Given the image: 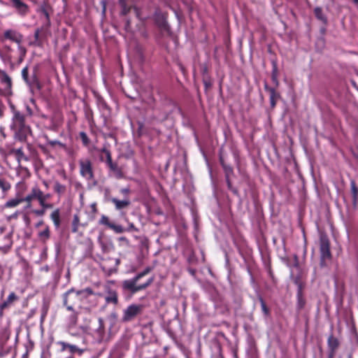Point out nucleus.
<instances>
[{
	"mask_svg": "<svg viewBox=\"0 0 358 358\" xmlns=\"http://www.w3.org/2000/svg\"><path fill=\"white\" fill-rule=\"evenodd\" d=\"M151 271L152 268L148 266L142 272L138 273L134 278L124 280L122 283V289L125 292H129L132 294L141 290L145 289L152 283L154 280L153 277L148 279L144 283L137 284V282L143 277L148 275Z\"/></svg>",
	"mask_w": 358,
	"mask_h": 358,
	"instance_id": "f257e3e1",
	"label": "nucleus"
},
{
	"mask_svg": "<svg viewBox=\"0 0 358 358\" xmlns=\"http://www.w3.org/2000/svg\"><path fill=\"white\" fill-rule=\"evenodd\" d=\"M93 294L90 288L76 291L73 288L63 294V304L69 311H73L74 306H79L83 299Z\"/></svg>",
	"mask_w": 358,
	"mask_h": 358,
	"instance_id": "f03ea898",
	"label": "nucleus"
},
{
	"mask_svg": "<svg viewBox=\"0 0 358 358\" xmlns=\"http://www.w3.org/2000/svg\"><path fill=\"white\" fill-rule=\"evenodd\" d=\"M11 129L15 133V136L20 141L26 140L31 134L30 127L25 122V116L18 110L13 112Z\"/></svg>",
	"mask_w": 358,
	"mask_h": 358,
	"instance_id": "7ed1b4c3",
	"label": "nucleus"
},
{
	"mask_svg": "<svg viewBox=\"0 0 358 358\" xmlns=\"http://www.w3.org/2000/svg\"><path fill=\"white\" fill-rule=\"evenodd\" d=\"M99 224L100 225L107 227L108 228L114 231V232L116 234H122L124 231H138V228H136L132 222H128V227L124 228L120 224H115V223L112 222L109 217L105 215H102L101 216V218L99 220Z\"/></svg>",
	"mask_w": 358,
	"mask_h": 358,
	"instance_id": "20e7f679",
	"label": "nucleus"
},
{
	"mask_svg": "<svg viewBox=\"0 0 358 358\" xmlns=\"http://www.w3.org/2000/svg\"><path fill=\"white\" fill-rule=\"evenodd\" d=\"M22 77L27 85L29 87L30 91L33 93L35 90L41 89V84L36 76V69H35L30 77H29V69L25 66L22 70Z\"/></svg>",
	"mask_w": 358,
	"mask_h": 358,
	"instance_id": "39448f33",
	"label": "nucleus"
},
{
	"mask_svg": "<svg viewBox=\"0 0 358 358\" xmlns=\"http://www.w3.org/2000/svg\"><path fill=\"white\" fill-rule=\"evenodd\" d=\"M320 250L321 255V265L324 264L326 259L331 258L330 243L328 237L324 234H321L320 238Z\"/></svg>",
	"mask_w": 358,
	"mask_h": 358,
	"instance_id": "423d86ee",
	"label": "nucleus"
},
{
	"mask_svg": "<svg viewBox=\"0 0 358 358\" xmlns=\"http://www.w3.org/2000/svg\"><path fill=\"white\" fill-rule=\"evenodd\" d=\"M143 310V305L131 304L123 311L122 321L129 322L134 320L136 316L141 314Z\"/></svg>",
	"mask_w": 358,
	"mask_h": 358,
	"instance_id": "0eeeda50",
	"label": "nucleus"
},
{
	"mask_svg": "<svg viewBox=\"0 0 358 358\" xmlns=\"http://www.w3.org/2000/svg\"><path fill=\"white\" fill-rule=\"evenodd\" d=\"M80 173L87 180H91L94 178L92 164L90 159H85L79 161Z\"/></svg>",
	"mask_w": 358,
	"mask_h": 358,
	"instance_id": "6e6552de",
	"label": "nucleus"
},
{
	"mask_svg": "<svg viewBox=\"0 0 358 358\" xmlns=\"http://www.w3.org/2000/svg\"><path fill=\"white\" fill-rule=\"evenodd\" d=\"M102 152H104L106 156V164L110 170L113 172L114 176L117 179L123 178L124 175L121 169L119 168L116 163L113 162L110 151L106 148H103Z\"/></svg>",
	"mask_w": 358,
	"mask_h": 358,
	"instance_id": "1a4fd4ad",
	"label": "nucleus"
},
{
	"mask_svg": "<svg viewBox=\"0 0 358 358\" xmlns=\"http://www.w3.org/2000/svg\"><path fill=\"white\" fill-rule=\"evenodd\" d=\"M43 29L44 24L35 30L34 41H33L31 44L36 46H41L42 45L43 40L46 39L49 36L51 35L50 27H47V29Z\"/></svg>",
	"mask_w": 358,
	"mask_h": 358,
	"instance_id": "9d476101",
	"label": "nucleus"
},
{
	"mask_svg": "<svg viewBox=\"0 0 358 358\" xmlns=\"http://www.w3.org/2000/svg\"><path fill=\"white\" fill-rule=\"evenodd\" d=\"M10 6L13 7L16 13L20 16H26L29 12V8L22 0H8Z\"/></svg>",
	"mask_w": 358,
	"mask_h": 358,
	"instance_id": "9b49d317",
	"label": "nucleus"
},
{
	"mask_svg": "<svg viewBox=\"0 0 358 358\" xmlns=\"http://www.w3.org/2000/svg\"><path fill=\"white\" fill-rule=\"evenodd\" d=\"M56 344L61 347L60 352H63L67 350L71 355L73 354L82 355L84 352V350L80 348L78 345L71 344L64 341H57Z\"/></svg>",
	"mask_w": 358,
	"mask_h": 358,
	"instance_id": "f8f14e48",
	"label": "nucleus"
},
{
	"mask_svg": "<svg viewBox=\"0 0 358 358\" xmlns=\"http://www.w3.org/2000/svg\"><path fill=\"white\" fill-rule=\"evenodd\" d=\"M69 334L70 336L73 337H76L78 338L82 344H85V332L87 331V328L83 326L79 327L77 329H75L74 327H68Z\"/></svg>",
	"mask_w": 358,
	"mask_h": 358,
	"instance_id": "ddd939ff",
	"label": "nucleus"
},
{
	"mask_svg": "<svg viewBox=\"0 0 358 358\" xmlns=\"http://www.w3.org/2000/svg\"><path fill=\"white\" fill-rule=\"evenodd\" d=\"M41 196L42 191L37 186H34L31 188L30 192L22 199L24 202L27 203H31L34 200H37L40 203V199H41Z\"/></svg>",
	"mask_w": 358,
	"mask_h": 358,
	"instance_id": "4468645a",
	"label": "nucleus"
},
{
	"mask_svg": "<svg viewBox=\"0 0 358 358\" xmlns=\"http://www.w3.org/2000/svg\"><path fill=\"white\" fill-rule=\"evenodd\" d=\"M50 6L46 3L45 2H43L40 6L38 7L37 12L43 14L45 18V22L43 24H44V29H47V27H50Z\"/></svg>",
	"mask_w": 358,
	"mask_h": 358,
	"instance_id": "2eb2a0df",
	"label": "nucleus"
},
{
	"mask_svg": "<svg viewBox=\"0 0 358 358\" xmlns=\"http://www.w3.org/2000/svg\"><path fill=\"white\" fill-rule=\"evenodd\" d=\"M5 38L9 39L15 43H20L22 41V35L15 30L8 29L4 31Z\"/></svg>",
	"mask_w": 358,
	"mask_h": 358,
	"instance_id": "dca6fc26",
	"label": "nucleus"
},
{
	"mask_svg": "<svg viewBox=\"0 0 358 358\" xmlns=\"http://www.w3.org/2000/svg\"><path fill=\"white\" fill-rule=\"evenodd\" d=\"M265 90L269 93V99L271 107H275L278 99L280 98V94L276 92L274 87H268L267 84L264 85Z\"/></svg>",
	"mask_w": 358,
	"mask_h": 358,
	"instance_id": "f3484780",
	"label": "nucleus"
},
{
	"mask_svg": "<svg viewBox=\"0 0 358 358\" xmlns=\"http://www.w3.org/2000/svg\"><path fill=\"white\" fill-rule=\"evenodd\" d=\"M10 153L15 155L17 165L21 164L22 160L26 162L29 160V157L24 155L22 148H13L10 150Z\"/></svg>",
	"mask_w": 358,
	"mask_h": 358,
	"instance_id": "a211bd4d",
	"label": "nucleus"
},
{
	"mask_svg": "<svg viewBox=\"0 0 358 358\" xmlns=\"http://www.w3.org/2000/svg\"><path fill=\"white\" fill-rule=\"evenodd\" d=\"M110 201L115 205V208L117 210L126 208L131 204V201L128 198H125L123 200H119L116 198H111Z\"/></svg>",
	"mask_w": 358,
	"mask_h": 358,
	"instance_id": "6ab92c4d",
	"label": "nucleus"
},
{
	"mask_svg": "<svg viewBox=\"0 0 358 358\" xmlns=\"http://www.w3.org/2000/svg\"><path fill=\"white\" fill-rule=\"evenodd\" d=\"M13 244L12 236L10 234H6L0 239V248L3 250H8Z\"/></svg>",
	"mask_w": 358,
	"mask_h": 358,
	"instance_id": "aec40b11",
	"label": "nucleus"
},
{
	"mask_svg": "<svg viewBox=\"0 0 358 358\" xmlns=\"http://www.w3.org/2000/svg\"><path fill=\"white\" fill-rule=\"evenodd\" d=\"M272 71H271V80L276 87L279 85V81L278 79V66L275 61H272Z\"/></svg>",
	"mask_w": 358,
	"mask_h": 358,
	"instance_id": "412c9836",
	"label": "nucleus"
},
{
	"mask_svg": "<svg viewBox=\"0 0 358 358\" xmlns=\"http://www.w3.org/2000/svg\"><path fill=\"white\" fill-rule=\"evenodd\" d=\"M327 345L329 350H337L340 343L336 337L333 335H330L327 339Z\"/></svg>",
	"mask_w": 358,
	"mask_h": 358,
	"instance_id": "4be33fe9",
	"label": "nucleus"
},
{
	"mask_svg": "<svg viewBox=\"0 0 358 358\" xmlns=\"http://www.w3.org/2000/svg\"><path fill=\"white\" fill-rule=\"evenodd\" d=\"M17 173L22 176V178H28L30 177L31 173L29 170L25 167L23 166L22 164H18L16 168Z\"/></svg>",
	"mask_w": 358,
	"mask_h": 358,
	"instance_id": "5701e85b",
	"label": "nucleus"
},
{
	"mask_svg": "<svg viewBox=\"0 0 358 358\" xmlns=\"http://www.w3.org/2000/svg\"><path fill=\"white\" fill-rule=\"evenodd\" d=\"M50 218L52 220L56 229H58L61 224L60 212L59 209H56L50 215Z\"/></svg>",
	"mask_w": 358,
	"mask_h": 358,
	"instance_id": "b1692460",
	"label": "nucleus"
},
{
	"mask_svg": "<svg viewBox=\"0 0 358 358\" xmlns=\"http://www.w3.org/2000/svg\"><path fill=\"white\" fill-rule=\"evenodd\" d=\"M18 297L14 292H11L7 299L1 305V309L3 310L10 306L15 301L17 300Z\"/></svg>",
	"mask_w": 358,
	"mask_h": 358,
	"instance_id": "393cba45",
	"label": "nucleus"
},
{
	"mask_svg": "<svg viewBox=\"0 0 358 358\" xmlns=\"http://www.w3.org/2000/svg\"><path fill=\"white\" fill-rule=\"evenodd\" d=\"M105 300L108 303L117 304L118 302L117 294L115 291H110L105 297Z\"/></svg>",
	"mask_w": 358,
	"mask_h": 358,
	"instance_id": "a878e982",
	"label": "nucleus"
},
{
	"mask_svg": "<svg viewBox=\"0 0 358 358\" xmlns=\"http://www.w3.org/2000/svg\"><path fill=\"white\" fill-rule=\"evenodd\" d=\"M314 13L317 19L320 20L321 22L326 23L327 17L322 12V9L320 7H316L314 9Z\"/></svg>",
	"mask_w": 358,
	"mask_h": 358,
	"instance_id": "bb28decb",
	"label": "nucleus"
},
{
	"mask_svg": "<svg viewBox=\"0 0 358 358\" xmlns=\"http://www.w3.org/2000/svg\"><path fill=\"white\" fill-rule=\"evenodd\" d=\"M155 21L157 25L162 28V29H166L167 23L164 17V15L156 14L155 15Z\"/></svg>",
	"mask_w": 358,
	"mask_h": 358,
	"instance_id": "cd10ccee",
	"label": "nucleus"
},
{
	"mask_svg": "<svg viewBox=\"0 0 358 358\" xmlns=\"http://www.w3.org/2000/svg\"><path fill=\"white\" fill-rule=\"evenodd\" d=\"M53 189L55 192L58 194L59 196L64 194L66 190V187L65 185H62L59 182L56 181L54 184Z\"/></svg>",
	"mask_w": 358,
	"mask_h": 358,
	"instance_id": "c85d7f7f",
	"label": "nucleus"
},
{
	"mask_svg": "<svg viewBox=\"0 0 358 358\" xmlns=\"http://www.w3.org/2000/svg\"><path fill=\"white\" fill-rule=\"evenodd\" d=\"M50 232L48 226H45V229L43 231H39L38 234V236L43 241H47L50 238Z\"/></svg>",
	"mask_w": 358,
	"mask_h": 358,
	"instance_id": "c756f323",
	"label": "nucleus"
},
{
	"mask_svg": "<svg viewBox=\"0 0 358 358\" xmlns=\"http://www.w3.org/2000/svg\"><path fill=\"white\" fill-rule=\"evenodd\" d=\"M71 312L72 314L70 315L69 319L68 327H75L78 322V313H76L74 309L73 311Z\"/></svg>",
	"mask_w": 358,
	"mask_h": 358,
	"instance_id": "7c9ffc66",
	"label": "nucleus"
},
{
	"mask_svg": "<svg viewBox=\"0 0 358 358\" xmlns=\"http://www.w3.org/2000/svg\"><path fill=\"white\" fill-rule=\"evenodd\" d=\"M1 82L6 85V89H10L12 85L11 78L5 73L1 76Z\"/></svg>",
	"mask_w": 358,
	"mask_h": 358,
	"instance_id": "2f4dec72",
	"label": "nucleus"
},
{
	"mask_svg": "<svg viewBox=\"0 0 358 358\" xmlns=\"http://www.w3.org/2000/svg\"><path fill=\"white\" fill-rule=\"evenodd\" d=\"M24 202L23 199H13L8 201L6 203V206L8 208H13L18 206L20 203Z\"/></svg>",
	"mask_w": 358,
	"mask_h": 358,
	"instance_id": "473e14b6",
	"label": "nucleus"
},
{
	"mask_svg": "<svg viewBox=\"0 0 358 358\" xmlns=\"http://www.w3.org/2000/svg\"><path fill=\"white\" fill-rule=\"evenodd\" d=\"M306 301L303 298L302 292L301 290L298 291L297 293V307L299 309H302L305 306Z\"/></svg>",
	"mask_w": 358,
	"mask_h": 358,
	"instance_id": "72a5a7b5",
	"label": "nucleus"
},
{
	"mask_svg": "<svg viewBox=\"0 0 358 358\" xmlns=\"http://www.w3.org/2000/svg\"><path fill=\"white\" fill-rule=\"evenodd\" d=\"M133 10L135 13L136 16L141 20H144L148 18V16L144 15L142 11L136 6L133 7Z\"/></svg>",
	"mask_w": 358,
	"mask_h": 358,
	"instance_id": "f704fd0d",
	"label": "nucleus"
},
{
	"mask_svg": "<svg viewBox=\"0 0 358 358\" xmlns=\"http://www.w3.org/2000/svg\"><path fill=\"white\" fill-rule=\"evenodd\" d=\"M80 220L78 215H75L73 216V220L72 222V231L76 233L78 231V225H79Z\"/></svg>",
	"mask_w": 358,
	"mask_h": 358,
	"instance_id": "c9c22d12",
	"label": "nucleus"
},
{
	"mask_svg": "<svg viewBox=\"0 0 358 358\" xmlns=\"http://www.w3.org/2000/svg\"><path fill=\"white\" fill-rule=\"evenodd\" d=\"M10 184L5 180L0 179V188L2 189L3 192H6L10 189Z\"/></svg>",
	"mask_w": 358,
	"mask_h": 358,
	"instance_id": "e433bc0d",
	"label": "nucleus"
},
{
	"mask_svg": "<svg viewBox=\"0 0 358 358\" xmlns=\"http://www.w3.org/2000/svg\"><path fill=\"white\" fill-rule=\"evenodd\" d=\"M351 191L353 196V200L355 202L357 201V195H358V189L355 185V183L354 181L351 182Z\"/></svg>",
	"mask_w": 358,
	"mask_h": 358,
	"instance_id": "4c0bfd02",
	"label": "nucleus"
},
{
	"mask_svg": "<svg viewBox=\"0 0 358 358\" xmlns=\"http://www.w3.org/2000/svg\"><path fill=\"white\" fill-rule=\"evenodd\" d=\"M259 302L261 304L262 310L264 313V314L266 316L268 315L269 310L267 308L265 301H264V299L262 297L259 298Z\"/></svg>",
	"mask_w": 358,
	"mask_h": 358,
	"instance_id": "58836bf2",
	"label": "nucleus"
},
{
	"mask_svg": "<svg viewBox=\"0 0 358 358\" xmlns=\"http://www.w3.org/2000/svg\"><path fill=\"white\" fill-rule=\"evenodd\" d=\"M222 168L225 173V177L229 178V176L233 173V169L227 164H223Z\"/></svg>",
	"mask_w": 358,
	"mask_h": 358,
	"instance_id": "ea45409f",
	"label": "nucleus"
},
{
	"mask_svg": "<svg viewBox=\"0 0 358 358\" xmlns=\"http://www.w3.org/2000/svg\"><path fill=\"white\" fill-rule=\"evenodd\" d=\"M80 139H81L83 143L85 145H87L89 144L90 140H89V138L85 132H84V131L80 132Z\"/></svg>",
	"mask_w": 358,
	"mask_h": 358,
	"instance_id": "a19ab883",
	"label": "nucleus"
},
{
	"mask_svg": "<svg viewBox=\"0 0 358 358\" xmlns=\"http://www.w3.org/2000/svg\"><path fill=\"white\" fill-rule=\"evenodd\" d=\"M119 1L122 8L123 14L126 15L129 11L130 8L127 7L126 0H119Z\"/></svg>",
	"mask_w": 358,
	"mask_h": 358,
	"instance_id": "79ce46f5",
	"label": "nucleus"
},
{
	"mask_svg": "<svg viewBox=\"0 0 358 358\" xmlns=\"http://www.w3.org/2000/svg\"><path fill=\"white\" fill-rule=\"evenodd\" d=\"M118 241L122 243L125 246L129 245V241L125 236H120L118 238Z\"/></svg>",
	"mask_w": 358,
	"mask_h": 358,
	"instance_id": "37998d69",
	"label": "nucleus"
},
{
	"mask_svg": "<svg viewBox=\"0 0 358 358\" xmlns=\"http://www.w3.org/2000/svg\"><path fill=\"white\" fill-rule=\"evenodd\" d=\"M50 195L49 194H44L42 192L41 199H40V204H43L44 201H46L48 199H50Z\"/></svg>",
	"mask_w": 358,
	"mask_h": 358,
	"instance_id": "c03bdc74",
	"label": "nucleus"
},
{
	"mask_svg": "<svg viewBox=\"0 0 358 358\" xmlns=\"http://www.w3.org/2000/svg\"><path fill=\"white\" fill-rule=\"evenodd\" d=\"M34 213L36 215H38V216H43L45 213V210L44 209H41V210H35L34 211Z\"/></svg>",
	"mask_w": 358,
	"mask_h": 358,
	"instance_id": "a18cd8bd",
	"label": "nucleus"
},
{
	"mask_svg": "<svg viewBox=\"0 0 358 358\" xmlns=\"http://www.w3.org/2000/svg\"><path fill=\"white\" fill-rule=\"evenodd\" d=\"M40 205L43 207V209L49 208L52 207V205L47 203L45 201H44L43 204H40Z\"/></svg>",
	"mask_w": 358,
	"mask_h": 358,
	"instance_id": "49530a36",
	"label": "nucleus"
},
{
	"mask_svg": "<svg viewBox=\"0 0 358 358\" xmlns=\"http://www.w3.org/2000/svg\"><path fill=\"white\" fill-rule=\"evenodd\" d=\"M120 192L123 194H127L130 192V189L129 188H123L120 189Z\"/></svg>",
	"mask_w": 358,
	"mask_h": 358,
	"instance_id": "de8ad7c7",
	"label": "nucleus"
},
{
	"mask_svg": "<svg viewBox=\"0 0 358 358\" xmlns=\"http://www.w3.org/2000/svg\"><path fill=\"white\" fill-rule=\"evenodd\" d=\"M336 350H329V358H334Z\"/></svg>",
	"mask_w": 358,
	"mask_h": 358,
	"instance_id": "09e8293b",
	"label": "nucleus"
},
{
	"mask_svg": "<svg viewBox=\"0 0 358 358\" xmlns=\"http://www.w3.org/2000/svg\"><path fill=\"white\" fill-rule=\"evenodd\" d=\"M226 181H227V187L229 189H231V188H233L232 187V185H231V182L229 180V178H226Z\"/></svg>",
	"mask_w": 358,
	"mask_h": 358,
	"instance_id": "8fccbe9b",
	"label": "nucleus"
},
{
	"mask_svg": "<svg viewBox=\"0 0 358 358\" xmlns=\"http://www.w3.org/2000/svg\"><path fill=\"white\" fill-rule=\"evenodd\" d=\"M27 113L31 116L32 114H33V112H32V110L30 108L29 106H27Z\"/></svg>",
	"mask_w": 358,
	"mask_h": 358,
	"instance_id": "3c124183",
	"label": "nucleus"
},
{
	"mask_svg": "<svg viewBox=\"0 0 358 358\" xmlns=\"http://www.w3.org/2000/svg\"><path fill=\"white\" fill-rule=\"evenodd\" d=\"M0 3L6 6L9 4L8 0H0Z\"/></svg>",
	"mask_w": 358,
	"mask_h": 358,
	"instance_id": "603ef678",
	"label": "nucleus"
},
{
	"mask_svg": "<svg viewBox=\"0 0 358 358\" xmlns=\"http://www.w3.org/2000/svg\"><path fill=\"white\" fill-rule=\"evenodd\" d=\"M220 164H221L222 166H223V164H226L224 163L223 157L222 156L220 157Z\"/></svg>",
	"mask_w": 358,
	"mask_h": 358,
	"instance_id": "864d4df0",
	"label": "nucleus"
},
{
	"mask_svg": "<svg viewBox=\"0 0 358 358\" xmlns=\"http://www.w3.org/2000/svg\"><path fill=\"white\" fill-rule=\"evenodd\" d=\"M57 143L59 144L60 143L59 141H53L50 142V144L52 145H56Z\"/></svg>",
	"mask_w": 358,
	"mask_h": 358,
	"instance_id": "5fc2aeb1",
	"label": "nucleus"
},
{
	"mask_svg": "<svg viewBox=\"0 0 358 358\" xmlns=\"http://www.w3.org/2000/svg\"><path fill=\"white\" fill-rule=\"evenodd\" d=\"M43 224V221H40L36 224V227H39L40 226Z\"/></svg>",
	"mask_w": 358,
	"mask_h": 358,
	"instance_id": "6e6d98bb",
	"label": "nucleus"
},
{
	"mask_svg": "<svg viewBox=\"0 0 358 358\" xmlns=\"http://www.w3.org/2000/svg\"><path fill=\"white\" fill-rule=\"evenodd\" d=\"M230 190H231L234 194H238V190H237L236 188H234V187H233V188H231Z\"/></svg>",
	"mask_w": 358,
	"mask_h": 358,
	"instance_id": "4d7b16f0",
	"label": "nucleus"
},
{
	"mask_svg": "<svg viewBox=\"0 0 358 358\" xmlns=\"http://www.w3.org/2000/svg\"><path fill=\"white\" fill-rule=\"evenodd\" d=\"M31 207V203H27L25 208H29Z\"/></svg>",
	"mask_w": 358,
	"mask_h": 358,
	"instance_id": "13d9d810",
	"label": "nucleus"
},
{
	"mask_svg": "<svg viewBox=\"0 0 358 358\" xmlns=\"http://www.w3.org/2000/svg\"><path fill=\"white\" fill-rule=\"evenodd\" d=\"M92 208L93 211L95 212L96 210V204L95 203L92 205Z\"/></svg>",
	"mask_w": 358,
	"mask_h": 358,
	"instance_id": "bf43d9fd",
	"label": "nucleus"
},
{
	"mask_svg": "<svg viewBox=\"0 0 358 358\" xmlns=\"http://www.w3.org/2000/svg\"><path fill=\"white\" fill-rule=\"evenodd\" d=\"M24 220L26 221V222H27V224H29V217H28L25 216V217H24Z\"/></svg>",
	"mask_w": 358,
	"mask_h": 358,
	"instance_id": "052dcab7",
	"label": "nucleus"
},
{
	"mask_svg": "<svg viewBox=\"0 0 358 358\" xmlns=\"http://www.w3.org/2000/svg\"><path fill=\"white\" fill-rule=\"evenodd\" d=\"M101 246H102V249L103 251H106V246L104 245L103 243H101Z\"/></svg>",
	"mask_w": 358,
	"mask_h": 358,
	"instance_id": "680f3d73",
	"label": "nucleus"
},
{
	"mask_svg": "<svg viewBox=\"0 0 358 358\" xmlns=\"http://www.w3.org/2000/svg\"><path fill=\"white\" fill-rule=\"evenodd\" d=\"M99 323H100V327H99V329H101V326H102V320H101V319H99Z\"/></svg>",
	"mask_w": 358,
	"mask_h": 358,
	"instance_id": "e2e57ef3",
	"label": "nucleus"
},
{
	"mask_svg": "<svg viewBox=\"0 0 358 358\" xmlns=\"http://www.w3.org/2000/svg\"><path fill=\"white\" fill-rule=\"evenodd\" d=\"M353 1L355 4H358V0H353Z\"/></svg>",
	"mask_w": 358,
	"mask_h": 358,
	"instance_id": "0e129e2a",
	"label": "nucleus"
},
{
	"mask_svg": "<svg viewBox=\"0 0 358 358\" xmlns=\"http://www.w3.org/2000/svg\"><path fill=\"white\" fill-rule=\"evenodd\" d=\"M66 358H74L73 355H69L68 357H66Z\"/></svg>",
	"mask_w": 358,
	"mask_h": 358,
	"instance_id": "69168bd1",
	"label": "nucleus"
},
{
	"mask_svg": "<svg viewBox=\"0 0 358 358\" xmlns=\"http://www.w3.org/2000/svg\"><path fill=\"white\" fill-rule=\"evenodd\" d=\"M119 262H120V260L119 259H116L117 264H119Z\"/></svg>",
	"mask_w": 358,
	"mask_h": 358,
	"instance_id": "338daca9",
	"label": "nucleus"
},
{
	"mask_svg": "<svg viewBox=\"0 0 358 358\" xmlns=\"http://www.w3.org/2000/svg\"><path fill=\"white\" fill-rule=\"evenodd\" d=\"M92 358H94V357H92Z\"/></svg>",
	"mask_w": 358,
	"mask_h": 358,
	"instance_id": "774afa93",
	"label": "nucleus"
}]
</instances>
